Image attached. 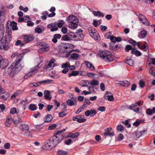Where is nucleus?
I'll return each mask as SVG.
<instances>
[{
    "mask_svg": "<svg viewBox=\"0 0 155 155\" xmlns=\"http://www.w3.org/2000/svg\"><path fill=\"white\" fill-rule=\"evenodd\" d=\"M64 139L61 134H58L57 133L54 134V135L45 142L44 144L46 150H50L55 147L60 143Z\"/></svg>",
    "mask_w": 155,
    "mask_h": 155,
    "instance_id": "1",
    "label": "nucleus"
},
{
    "mask_svg": "<svg viewBox=\"0 0 155 155\" xmlns=\"http://www.w3.org/2000/svg\"><path fill=\"white\" fill-rule=\"evenodd\" d=\"M23 58V54H20L18 56L15 61L10 66L12 69L9 76L13 77L15 76L21 69L22 67L19 64Z\"/></svg>",
    "mask_w": 155,
    "mask_h": 155,
    "instance_id": "2",
    "label": "nucleus"
},
{
    "mask_svg": "<svg viewBox=\"0 0 155 155\" xmlns=\"http://www.w3.org/2000/svg\"><path fill=\"white\" fill-rule=\"evenodd\" d=\"M99 55L102 60L106 62H111L114 60L111 52L107 50L101 51L99 53Z\"/></svg>",
    "mask_w": 155,
    "mask_h": 155,
    "instance_id": "3",
    "label": "nucleus"
},
{
    "mask_svg": "<svg viewBox=\"0 0 155 155\" xmlns=\"http://www.w3.org/2000/svg\"><path fill=\"white\" fill-rule=\"evenodd\" d=\"M89 33L91 37L94 39L99 40V37L98 36V34L95 29L92 27H89L88 29Z\"/></svg>",
    "mask_w": 155,
    "mask_h": 155,
    "instance_id": "4",
    "label": "nucleus"
},
{
    "mask_svg": "<svg viewBox=\"0 0 155 155\" xmlns=\"http://www.w3.org/2000/svg\"><path fill=\"white\" fill-rule=\"evenodd\" d=\"M37 45L43 51H48L49 50L48 45L44 42H39L37 43Z\"/></svg>",
    "mask_w": 155,
    "mask_h": 155,
    "instance_id": "5",
    "label": "nucleus"
},
{
    "mask_svg": "<svg viewBox=\"0 0 155 155\" xmlns=\"http://www.w3.org/2000/svg\"><path fill=\"white\" fill-rule=\"evenodd\" d=\"M8 64V60L3 59L2 56L0 55V67L2 69L6 68Z\"/></svg>",
    "mask_w": 155,
    "mask_h": 155,
    "instance_id": "6",
    "label": "nucleus"
},
{
    "mask_svg": "<svg viewBox=\"0 0 155 155\" xmlns=\"http://www.w3.org/2000/svg\"><path fill=\"white\" fill-rule=\"evenodd\" d=\"M66 21L69 23L78 22V20L76 17L73 15H69L67 17L66 19Z\"/></svg>",
    "mask_w": 155,
    "mask_h": 155,
    "instance_id": "7",
    "label": "nucleus"
},
{
    "mask_svg": "<svg viewBox=\"0 0 155 155\" xmlns=\"http://www.w3.org/2000/svg\"><path fill=\"white\" fill-rule=\"evenodd\" d=\"M139 20L141 21L142 23L146 26H149L150 24L149 22L148 21L147 18L145 16L142 14H140L139 15Z\"/></svg>",
    "mask_w": 155,
    "mask_h": 155,
    "instance_id": "8",
    "label": "nucleus"
},
{
    "mask_svg": "<svg viewBox=\"0 0 155 155\" xmlns=\"http://www.w3.org/2000/svg\"><path fill=\"white\" fill-rule=\"evenodd\" d=\"M35 39L34 37L31 35H26L24 36V41L26 43L31 42L33 41Z\"/></svg>",
    "mask_w": 155,
    "mask_h": 155,
    "instance_id": "9",
    "label": "nucleus"
},
{
    "mask_svg": "<svg viewBox=\"0 0 155 155\" xmlns=\"http://www.w3.org/2000/svg\"><path fill=\"white\" fill-rule=\"evenodd\" d=\"M9 22H10V26L12 27V30L15 31L18 30V28L17 26V23L15 22V21H12L11 22L10 21H8L7 23L6 26L7 28L8 27V28L9 29V27L8 25Z\"/></svg>",
    "mask_w": 155,
    "mask_h": 155,
    "instance_id": "10",
    "label": "nucleus"
},
{
    "mask_svg": "<svg viewBox=\"0 0 155 155\" xmlns=\"http://www.w3.org/2000/svg\"><path fill=\"white\" fill-rule=\"evenodd\" d=\"M112 129L111 128H107L105 130V132L104 133V135L105 136H112L114 135V132H111Z\"/></svg>",
    "mask_w": 155,
    "mask_h": 155,
    "instance_id": "11",
    "label": "nucleus"
},
{
    "mask_svg": "<svg viewBox=\"0 0 155 155\" xmlns=\"http://www.w3.org/2000/svg\"><path fill=\"white\" fill-rule=\"evenodd\" d=\"M104 97L106 100L109 101H111L113 100V96L111 93L108 91H107L105 94Z\"/></svg>",
    "mask_w": 155,
    "mask_h": 155,
    "instance_id": "12",
    "label": "nucleus"
},
{
    "mask_svg": "<svg viewBox=\"0 0 155 155\" xmlns=\"http://www.w3.org/2000/svg\"><path fill=\"white\" fill-rule=\"evenodd\" d=\"M96 114L97 112L95 110L92 109L87 110L85 113V115L86 116H90L91 117L94 116Z\"/></svg>",
    "mask_w": 155,
    "mask_h": 155,
    "instance_id": "13",
    "label": "nucleus"
},
{
    "mask_svg": "<svg viewBox=\"0 0 155 155\" xmlns=\"http://www.w3.org/2000/svg\"><path fill=\"white\" fill-rule=\"evenodd\" d=\"M76 98H74L72 99L68 100L66 101V103L69 106H77Z\"/></svg>",
    "mask_w": 155,
    "mask_h": 155,
    "instance_id": "14",
    "label": "nucleus"
},
{
    "mask_svg": "<svg viewBox=\"0 0 155 155\" xmlns=\"http://www.w3.org/2000/svg\"><path fill=\"white\" fill-rule=\"evenodd\" d=\"M147 68L149 69V72L153 76H155V73H154L155 68L153 66H151V64L149 63L147 65Z\"/></svg>",
    "mask_w": 155,
    "mask_h": 155,
    "instance_id": "15",
    "label": "nucleus"
},
{
    "mask_svg": "<svg viewBox=\"0 0 155 155\" xmlns=\"http://www.w3.org/2000/svg\"><path fill=\"white\" fill-rule=\"evenodd\" d=\"M84 36L82 33H75L74 40L75 41H80L84 37Z\"/></svg>",
    "mask_w": 155,
    "mask_h": 155,
    "instance_id": "16",
    "label": "nucleus"
},
{
    "mask_svg": "<svg viewBox=\"0 0 155 155\" xmlns=\"http://www.w3.org/2000/svg\"><path fill=\"white\" fill-rule=\"evenodd\" d=\"M71 45V44L68 43L63 44L62 46V48L64 49L63 52H70V51L69 49Z\"/></svg>",
    "mask_w": 155,
    "mask_h": 155,
    "instance_id": "17",
    "label": "nucleus"
},
{
    "mask_svg": "<svg viewBox=\"0 0 155 155\" xmlns=\"http://www.w3.org/2000/svg\"><path fill=\"white\" fill-rule=\"evenodd\" d=\"M44 94L45 99L50 100L52 99V97L50 95V91L48 90H45L44 92Z\"/></svg>",
    "mask_w": 155,
    "mask_h": 155,
    "instance_id": "18",
    "label": "nucleus"
},
{
    "mask_svg": "<svg viewBox=\"0 0 155 155\" xmlns=\"http://www.w3.org/2000/svg\"><path fill=\"white\" fill-rule=\"evenodd\" d=\"M61 37V34H56L54 35L53 38L52 39V41L54 43H56L58 41V39H60Z\"/></svg>",
    "mask_w": 155,
    "mask_h": 155,
    "instance_id": "19",
    "label": "nucleus"
},
{
    "mask_svg": "<svg viewBox=\"0 0 155 155\" xmlns=\"http://www.w3.org/2000/svg\"><path fill=\"white\" fill-rule=\"evenodd\" d=\"M10 97V94L8 93H5L4 91V92L1 94V99L4 100H6L8 99Z\"/></svg>",
    "mask_w": 155,
    "mask_h": 155,
    "instance_id": "20",
    "label": "nucleus"
},
{
    "mask_svg": "<svg viewBox=\"0 0 155 155\" xmlns=\"http://www.w3.org/2000/svg\"><path fill=\"white\" fill-rule=\"evenodd\" d=\"M6 15L5 12L0 11V22H3L6 19Z\"/></svg>",
    "mask_w": 155,
    "mask_h": 155,
    "instance_id": "21",
    "label": "nucleus"
},
{
    "mask_svg": "<svg viewBox=\"0 0 155 155\" xmlns=\"http://www.w3.org/2000/svg\"><path fill=\"white\" fill-rule=\"evenodd\" d=\"M131 54H135L136 56L138 57L141 55L140 52L137 50L136 48L133 49L131 51Z\"/></svg>",
    "mask_w": 155,
    "mask_h": 155,
    "instance_id": "22",
    "label": "nucleus"
},
{
    "mask_svg": "<svg viewBox=\"0 0 155 155\" xmlns=\"http://www.w3.org/2000/svg\"><path fill=\"white\" fill-rule=\"evenodd\" d=\"M85 63L86 66L88 68L90 69L91 70H94L95 68L94 66L90 62L87 61H85Z\"/></svg>",
    "mask_w": 155,
    "mask_h": 155,
    "instance_id": "23",
    "label": "nucleus"
},
{
    "mask_svg": "<svg viewBox=\"0 0 155 155\" xmlns=\"http://www.w3.org/2000/svg\"><path fill=\"white\" fill-rule=\"evenodd\" d=\"M138 47L140 48L141 50H142L144 51H149L148 47L145 45L143 44L141 46H138Z\"/></svg>",
    "mask_w": 155,
    "mask_h": 155,
    "instance_id": "24",
    "label": "nucleus"
},
{
    "mask_svg": "<svg viewBox=\"0 0 155 155\" xmlns=\"http://www.w3.org/2000/svg\"><path fill=\"white\" fill-rule=\"evenodd\" d=\"M4 29V26L2 25H0V42H1L2 40L3 37Z\"/></svg>",
    "mask_w": 155,
    "mask_h": 155,
    "instance_id": "25",
    "label": "nucleus"
},
{
    "mask_svg": "<svg viewBox=\"0 0 155 155\" xmlns=\"http://www.w3.org/2000/svg\"><path fill=\"white\" fill-rule=\"evenodd\" d=\"M110 46L111 49L113 51H116L122 48V46L121 45L118 44V45H116L114 46Z\"/></svg>",
    "mask_w": 155,
    "mask_h": 155,
    "instance_id": "26",
    "label": "nucleus"
},
{
    "mask_svg": "<svg viewBox=\"0 0 155 155\" xmlns=\"http://www.w3.org/2000/svg\"><path fill=\"white\" fill-rule=\"evenodd\" d=\"M40 63H38V64L35 67H34L30 69V72L33 74L35 73V71H37L40 67L39 66Z\"/></svg>",
    "mask_w": 155,
    "mask_h": 155,
    "instance_id": "27",
    "label": "nucleus"
},
{
    "mask_svg": "<svg viewBox=\"0 0 155 155\" xmlns=\"http://www.w3.org/2000/svg\"><path fill=\"white\" fill-rule=\"evenodd\" d=\"M129 109L133 110L137 113H141L142 111V109L141 107H129Z\"/></svg>",
    "mask_w": 155,
    "mask_h": 155,
    "instance_id": "28",
    "label": "nucleus"
},
{
    "mask_svg": "<svg viewBox=\"0 0 155 155\" xmlns=\"http://www.w3.org/2000/svg\"><path fill=\"white\" fill-rule=\"evenodd\" d=\"M125 62L128 64L133 66L134 64V61L133 60L130 58H127L125 60Z\"/></svg>",
    "mask_w": 155,
    "mask_h": 155,
    "instance_id": "29",
    "label": "nucleus"
},
{
    "mask_svg": "<svg viewBox=\"0 0 155 155\" xmlns=\"http://www.w3.org/2000/svg\"><path fill=\"white\" fill-rule=\"evenodd\" d=\"M92 13L94 15V16H96L103 17L104 16V15L99 11H93L92 12Z\"/></svg>",
    "mask_w": 155,
    "mask_h": 155,
    "instance_id": "30",
    "label": "nucleus"
},
{
    "mask_svg": "<svg viewBox=\"0 0 155 155\" xmlns=\"http://www.w3.org/2000/svg\"><path fill=\"white\" fill-rule=\"evenodd\" d=\"M121 85L125 87H127L130 85V83L127 81H124L120 82Z\"/></svg>",
    "mask_w": 155,
    "mask_h": 155,
    "instance_id": "31",
    "label": "nucleus"
},
{
    "mask_svg": "<svg viewBox=\"0 0 155 155\" xmlns=\"http://www.w3.org/2000/svg\"><path fill=\"white\" fill-rule=\"evenodd\" d=\"M79 135V133L77 132L75 133H70L68 135V137L71 138H76L78 137Z\"/></svg>",
    "mask_w": 155,
    "mask_h": 155,
    "instance_id": "32",
    "label": "nucleus"
},
{
    "mask_svg": "<svg viewBox=\"0 0 155 155\" xmlns=\"http://www.w3.org/2000/svg\"><path fill=\"white\" fill-rule=\"evenodd\" d=\"M78 22H73L70 23L71 24L68 25V26L69 28H71L72 29H75L76 28L78 27L77 24Z\"/></svg>",
    "mask_w": 155,
    "mask_h": 155,
    "instance_id": "33",
    "label": "nucleus"
},
{
    "mask_svg": "<svg viewBox=\"0 0 155 155\" xmlns=\"http://www.w3.org/2000/svg\"><path fill=\"white\" fill-rule=\"evenodd\" d=\"M12 121L13 120L12 118H9L8 119H7L5 124V126L7 127H9L10 126Z\"/></svg>",
    "mask_w": 155,
    "mask_h": 155,
    "instance_id": "34",
    "label": "nucleus"
},
{
    "mask_svg": "<svg viewBox=\"0 0 155 155\" xmlns=\"http://www.w3.org/2000/svg\"><path fill=\"white\" fill-rule=\"evenodd\" d=\"M28 103V101L27 99H25L22 100L20 103V106H23L25 107L27 106Z\"/></svg>",
    "mask_w": 155,
    "mask_h": 155,
    "instance_id": "35",
    "label": "nucleus"
},
{
    "mask_svg": "<svg viewBox=\"0 0 155 155\" xmlns=\"http://www.w3.org/2000/svg\"><path fill=\"white\" fill-rule=\"evenodd\" d=\"M78 74V72L76 71H73L71 73H68V76L69 77L73 76H76Z\"/></svg>",
    "mask_w": 155,
    "mask_h": 155,
    "instance_id": "36",
    "label": "nucleus"
},
{
    "mask_svg": "<svg viewBox=\"0 0 155 155\" xmlns=\"http://www.w3.org/2000/svg\"><path fill=\"white\" fill-rule=\"evenodd\" d=\"M147 32L146 31L144 30L141 31L140 33V37H139L141 38H144L147 35Z\"/></svg>",
    "mask_w": 155,
    "mask_h": 155,
    "instance_id": "37",
    "label": "nucleus"
},
{
    "mask_svg": "<svg viewBox=\"0 0 155 155\" xmlns=\"http://www.w3.org/2000/svg\"><path fill=\"white\" fill-rule=\"evenodd\" d=\"M8 42L7 41V40H5V44H4L3 43H2L3 48L4 50H7L9 49V47L8 46Z\"/></svg>",
    "mask_w": 155,
    "mask_h": 155,
    "instance_id": "38",
    "label": "nucleus"
},
{
    "mask_svg": "<svg viewBox=\"0 0 155 155\" xmlns=\"http://www.w3.org/2000/svg\"><path fill=\"white\" fill-rule=\"evenodd\" d=\"M22 93V91L20 90H18L15 93L11 96L12 98H15L16 96H18Z\"/></svg>",
    "mask_w": 155,
    "mask_h": 155,
    "instance_id": "39",
    "label": "nucleus"
},
{
    "mask_svg": "<svg viewBox=\"0 0 155 155\" xmlns=\"http://www.w3.org/2000/svg\"><path fill=\"white\" fill-rule=\"evenodd\" d=\"M58 155H67L68 152L62 150H59L58 151Z\"/></svg>",
    "mask_w": 155,
    "mask_h": 155,
    "instance_id": "40",
    "label": "nucleus"
},
{
    "mask_svg": "<svg viewBox=\"0 0 155 155\" xmlns=\"http://www.w3.org/2000/svg\"><path fill=\"white\" fill-rule=\"evenodd\" d=\"M98 84L99 82L97 80H93L91 82H90V84L92 86L97 85H98Z\"/></svg>",
    "mask_w": 155,
    "mask_h": 155,
    "instance_id": "41",
    "label": "nucleus"
},
{
    "mask_svg": "<svg viewBox=\"0 0 155 155\" xmlns=\"http://www.w3.org/2000/svg\"><path fill=\"white\" fill-rule=\"evenodd\" d=\"M71 40V38L69 37L68 34L64 35L61 39V40L64 41H69Z\"/></svg>",
    "mask_w": 155,
    "mask_h": 155,
    "instance_id": "42",
    "label": "nucleus"
},
{
    "mask_svg": "<svg viewBox=\"0 0 155 155\" xmlns=\"http://www.w3.org/2000/svg\"><path fill=\"white\" fill-rule=\"evenodd\" d=\"M79 54L77 53H74L71 55V58L72 59H75L76 60H77L79 57Z\"/></svg>",
    "mask_w": 155,
    "mask_h": 155,
    "instance_id": "43",
    "label": "nucleus"
},
{
    "mask_svg": "<svg viewBox=\"0 0 155 155\" xmlns=\"http://www.w3.org/2000/svg\"><path fill=\"white\" fill-rule=\"evenodd\" d=\"M134 48H132V46L130 45H127L125 46V51L126 52H128L129 51L131 50V51Z\"/></svg>",
    "mask_w": 155,
    "mask_h": 155,
    "instance_id": "44",
    "label": "nucleus"
},
{
    "mask_svg": "<svg viewBox=\"0 0 155 155\" xmlns=\"http://www.w3.org/2000/svg\"><path fill=\"white\" fill-rule=\"evenodd\" d=\"M48 14V12L47 11H45L42 13V16L41 17V19L43 20H46L47 19L46 15Z\"/></svg>",
    "mask_w": 155,
    "mask_h": 155,
    "instance_id": "45",
    "label": "nucleus"
},
{
    "mask_svg": "<svg viewBox=\"0 0 155 155\" xmlns=\"http://www.w3.org/2000/svg\"><path fill=\"white\" fill-rule=\"evenodd\" d=\"M22 127L21 130L22 131L28 130L29 129V127L26 124H22L21 125Z\"/></svg>",
    "mask_w": 155,
    "mask_h": 155,
    "instance_id": "46",
    "label": "nucleus"
},
{
    "mask_svg": "<svg viewBox=\"0 0 155 155\" xmlns=\"http://www.w3.org/2000/svg\"><path fill=\"white\" fill-rule=\"evenodd\" d=\"M77 117L79 119V120H82V123L85 122L86 121V119L84 118V115H77Z\"/></svg>",
    "mask_w": 155,
    "mask_h": 155,
    "instance_id": "47",
    "label": "nucleus"
},
{
    "mask_svg": "<svg viewBox=\"0 0 155 155\" xmlns=\"http://www.w3.org/2000/svg\"><path fill=\"white\" fill-rule=\"evenodd\" d=\"M67 34L68 35V36H69V37L71 38V39H72V38L74 39V36L75 35V33L72 32H70L68 33Z\"/></svg>",
    "mask_w": 155,
    "mask_h": 155,
    "instance_id": "48",
    "label": "nucleus"
},
{
    "mask_svg": "<svg viewBox=\"0 0 155 155\" xmlns=\"http://www.w3.org/2000/svg\"><path fill=\"white\" fill-rule=\"evenodd\" d=\"M18 112L15 107H13L12 108L10 111V113L12 114H14L16 113L17 114Z\"/></svg>",
    "mask_w": 155,
    "mask_h": 155,
    "instance_id": "49",
    "label": "nucleus"
},
{
    "mask_svg": "<svg viewBox=\"0 0 155 155\" xmlns=\"http://www.w3.org/2000/svg\"><path fill=\"white\" fill-rule=\"evenodd\" d=\"M117 129L118 131L122 132L124 130V128L122 125L119 124L117 126Z\"/></svg>",
    "mask_w": 155,
    "mask_h": 155,
    "instance_id": "50",
    "label": "nucleus"
},
{
    "mask_svg": "<svg viewBox=\"0 0 155 155\" xmlns=\"http://www.w3.org/2000/svg\"><path fill=\"white\" fill-rule=\"evenodd\" d=\"M108 39H110L111 41L112 42H116V37L115 36H113L111 35H109L107 37Z\"/></svg>",
    "mask_w": 155,
    "mask_h": 155,
    "instance_id": "51",
    "label": "nucleus"
},
{
    "mask_svg": "<svg viewBox=\"0 0 155 155\" xmlns=\"http://www.w3.org/2000/svg\"><path fill=\"white\" fill-rule=\"evenodd\" d=\"M64 21L63 20H61L59 21L57 25L58 27L59 28H61L62 27L63 25L64 24Z\"/></svg>",
    "mask_w": 155,
    "mask_h": 155,
    "instance_id": "52",
    "label": "nucleus"
},
{
    "mask_svg": "<svg viewBox=\"0 0 155 155\" xmlns=\"http://www.w3.org/2000/svg\"><path fill=\"white\" fill-rule=\"evenodd\" d=\"M25 44L22 43L21 41L20 40H17L15 43V45L16 46H18L20 45L21 47L25 45Z\"/></svg>",
    "mask_w": 155,
    "mask_h": 155,
    "instance_id": "53",
    "label": "nucleus"
},
{
    "mask_svg": "<svg viewBox=\"0 0 155 155\" xmlns=\"http://www.w3.org/2000/svg\"><path fill=\"white\" fill-rule=\"evenodd\" d=\"M12 69L11 68H8L7 69L5 70L4 73L6 74V75H10L11 72L12 71Z\"/></svg>",
    "mask_w": 155,
    "mask_h": 155,
    "instance_id": "54",
    "label": "nucleus"
},
{
    "mask_svg": "<svg viewBox=\"0 0 155 155\" xmlns=\"http://www.w3.org/2000/svg\"><path fill=\"white\" fill-rule=\"evenodd\" d=\"M72 120L74 121H77V122L79 123H82V120H79L78 118L77 117V116L76 117H73L72 118Z\"/></svg>",
    "mask_w": 155,
    "mask_h": 155,
    "instance_id": "55",
    "label": "nucleus"
},
{
    "mask_svg": "<svg viewBox=\"0 0 155 155\" xmlns=\"http://www.w3.org/2000/svg\"><path fill=\"white\" fill-rule=\"evenodd\" d=\"M69 62H66L65 63H64L62 64L61 67L62 68H67V67H68L69 66Z\"/></svg>",
    "mask_w": 155,
    "mask_h": 155,
    "instance_id": "56",
    "label": "nucleus"
},
{
    "mask_svg": "<svg viewBox=\"0 0 155 155\" xmlns=\"http://www.w3.org/2000/svg\"><path fill=\"white\" fill-rule=\"evenodd\" d=\"M57 24L56 23H53L49 24L47 26V27L48 28H50L52 27H56Z\"/></svg>",
    "mask_w": 155,
    "mask_h": 155,
    "instance_id": "57",
    "label": "nucleus"
},
{
    "mask_svg": "<svg viewBox=\"0 0 155 155\" xmlns=\"http://www.w3.org/2000/svg\"><path fill=\"white\" fill-rule=\"evenodd\" d=\"M84 83L82 84V87H87L88 85L90 84V82L88 81H84Z\"/></svg>",
    "mask_w": 155,
    "mask_h": 155,
    "instance_id": "58",
    "label": "nucleus"
},
{
    "mask_svg": "<svg viewBox=\"0 0 155 155\" xmlns=\"http://www.w3.org/2000/svg\"><path fill=\"white\" fill-rule=\"evenodd\" d=\"M56 125L55 124H51V125L49 126L48 127V129L49 130H52L54 129L56 127Z\"/></svg>",
    "mask_w": 155,
    "mask_h": 155,
    "instance_id": "59",
    "label": "nucleus"
},
{
    "mask_svg": "<svg viewBox=\"0 0 155 155\" xmlns=\"http://www.w3.org/2000/svg\"><path fill=\"white\" fill-rule=\"evenodd\" d=\"M139 84L140 87L141 88H143L145 86L144 83L143 81L141 80L139 81Z\"/></svg>",
    "mask_w": 155,
    "mask_h": 155,
    "instance_id": "60",
    "label": "nucleus"
},
{
    "mask_svg": "<svg viewBox=\"0 0 155 155\" xmlns=\"http://www.w3.org/2000/svg\"><path fill=\"white\" fill-rule=\"evenodd\" d=\"M33 74H32L31 72H30L26 74L24 76V78L26 79H27Z\"/></svg>",
    "mask_w": 155,
    "mask_h": 155,
    "instance_id": "61",
    "label": "nucleus"
},
{
    "mask_svg": "<svg viewBox=\"0 0 155 155\" xmlns=\"http://www.w3.org/2000/svg\"><path fill=\"white\" fill-rule=\"evenodd\" d=\"M67 113L65 112L64 111H62L59 113L58 115L60 117H62L65 116L67 114Z\"/></svg>",
    "mask_w": 155,
    "mask_h": 155,
    "instance_id": "62",
    "label": "nucleus"
},
{
    "mask_svg": "<svg viewBox=\"0 0 155 155\" xmlns=\"http://www.w3.org/2000/svg\"><path fill=\"white\" fill-rule=\"evenodd\" d=\"M27 25L28 26L32 27L33 26L34 24L33 22L31 21H30V20H27Z\"/></svg>",
    "mask_w": 155,
    "mask_h": 155,
    "instance_id": "63",
    "label": "nucleus"
},
{
    "mask_svg": "<svg viewBox=\"0 0 155 155\" xmlns=\"http://www.w3.org/2000/svg\"><path fill=\"white\" fill-rule=\"evenodd\" d=\"M129 42L130 43L133 45L134 46H135L137 44V42L131 39L129 40Z\"/></svg>",
    "mask_w": 155,
    "mask_h": 155,
    "instance_id": "64",
    "label": "nucleus"
}]
</instances>
